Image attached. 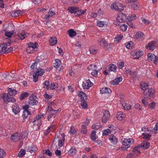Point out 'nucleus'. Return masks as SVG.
<instances>
[{
  "label": "nucleus",
  "mask_w": 158,
  "mask_h": 158,
  "mask_svg": "<svg viewBox=\"0 0 158 158\" xmlns=\"http://www.w3.org/2000/svg\"><path fill=\"white\" fill-rule=\"evenodd\" d=\"M16 92L15 89L9 88L8 90V94L5 93L2 95L3 98L5 102L6 103L15 102L16 100L13 96L16 94Z\"/></svg>",
  "instance_id": "obj_1"
},
{
  "label": "nucleus",
  "mask_w": 158,
  "mask_h": 158,
  "mask_svg": "<svg viewBox=\"0 0 158 158\" xmlns=\"http://www.w3.org/2000/svg\"><path fill=\"white\" fill-rule=\"evenodd\" d=\"M111 9H114L119 12H121L124 10V7L122 4L118 2H114L111 6Z\"/></svg>",
  "instance_id": "obj_2"
},
{
  "label": "nucleus",
  "mask_w": 158,
  "mask_h": 158,
  "mask_svg": "<svg viewBox=\"0 0 158 158\" xmlns=\"http://www.w3.org/2000/svg\"><path fill=\"white\" fill-rule=\"evenodd\" d=\"M155 92V90L154 89L152 88H149L148 90V92L146 93L145 92H144L143 94L145 98L150 99L154 97Z\"/></svg>",
  "instance_id": "obj_3"
},
{
  "label": "nucleus",
  "mask_w": 158,
  "mask_h": 158,
  "mask_svg": "<svg viewBox=\"0 0 158 158\" xmlns=\"http://www.w3.org/2000/svg\"><path fill=\"white\" fill-rule=\"evenodd\" d=\"M97 44L98 45L107 49L109 46V44L104 39L100 38L98 40Z\"/></svg>",
  "instance_id": "obj_4"
},
{
  "label": "nucleus",
  "mask_w": 158,
  "mask_h": 158,
  "mask_svg": "<svg viewBox=\"0 0 158 158\" xmlns=\"http://www.w3.org/2000/svg\"><path fill=\"white\" fill-rule=\"evenodd\" d=\"M128 17L125 14L120 13L118 14L117 17V20L120 23H123L126 21Z\"/></svg>",
  "instance_id": "obj_5"
},
{
  "label": "nucleus",
  "mask_w": 158,
  "mask_h": 158,
  "mask_svg": "<svg viewBox=\"0 0 158 158\" xmlns=\"http://www.w3.org/2000/svg\"><path fill=\"white\" fill-rule=\"evenodd\" d=\"M21 139L20 133L16 132L13 133L11 136L10 139L12 142H16L19 141Z\"/></svg>",
  "instance_id": "obj_6"
},
{
  "label": "nucleus",
  "mask_w": 158,
  "mask_h": 158,
  "mask_svg": "<svg viewBox=\"0 0 158 158\" xmlns=\"http://www.w3.org/2000/svg\"><path fill=\"white\" fill-rule=\"evenodd\" d=\"M143 54V52L142 51H139L134 50L132 51L131 52V56L134 57L135 59H139Z\"/></svg>",
  "instance_id": "obj_7"
},
{
  "label": "nucleus",
  "mask_w": 158,
  "mask_h": 158,
  "mask_svg": "<svg viewBox=\"0 0 158 158\" xmlns=\"http://www.w3.org/2000/svg\"><path fill=\"white\" fill-rule=\"evenodd\" d=\"M38 103V102L36 100V98L35 96L31 95L30 96L28 101L29 105L31 106H34L36 105Z\"/></svg>",
  "instance_id": "obj_8"
},
{
  "label": "nucleus",
  "mask_w": 158,
  "mask_h": 158,
  "mask_svg": "<svg viewBox=\"0 0 158 158\" xmlns=\"http://www.w3.org/2000/svg\"><path fill=\"white\" fill-rule=\"evenodd\" d=\"M110 114L108 111H105L104 112L103 116L102 118V121L103 123H106L110 117Z\"/></svg>",
  "instance_id": "obj_9"
},
{
  "label": "nucleus",
  "mask_w": 158,
  "mask_h": 158,
  "mask_svg": "<svg viewBox=\"0 0 158 158\" xmlns=\"http://www.w3.org/2000/svg\"><path fill=\"white\" fill-rule=\"evenodd\" d=\"M82 85L84 89H88L93 85V83L90 80L88 79L83 81Z\"/></svg>",
  "instance_id": "obj_10"
},
{
  "label": "nucleus",
  "mask_w": 158,
  "mask_h": 158,
  "mask_svg": "<svg viewBox=\"0 0 158 158\" xmlns=\"http://www.w3.org/2000/svg\"><path fill=\"white\" fill-rule=\"evenodd\" d=\"M123 145L128 146L134 142V139L131 138L126 139L123 138L121 140Z\"/></svg>",
  "instance_id": "obj_11"
},
{
  "label": "nucleus",
  "mask_w": 158,
  "mask_h": 158,
  "mask_svg": "<svg viewBox=\"0 0 158 158\" xmlns=\"http://www.w3.org/2000/svg\"><path fill=\"white\" fill-rule=\"evenodd\" d=\"M156 47V43L154 41H152L149 42L146 47L147 49L151 50H153Z\"/></svg>",
  "instance_id": "obj_12"
},
{
  "label": "nucleus",
  "mask_w": 158,
  "mask_h": 158,
  "mask_svg": "<svg viewBox=\"0 0 158 158\" xmlns=\"http://www.w3.org/2000/svg\"><path fill=\"white\" fill-rule=\"evenodd\" d=\"M96 66L93 64H90L88 68L87 69L88 70H91V68L92 69H93L94 70H93L91 73V75L94 77H96L98 73V71L96 70Z\"/></svg>",
  "instance_id": "obj_13"
},
{
  "label": "nucleus",
  "mask_w": 158,
  "mask_h": 158,
  "mask_svg": "<svg viewBox=\"0 0 158 158\" xmlns=\"http://www.w3.org/2000/svg\"><path fill=\"white\" fill-rule=\"evenodd\" d=\"M157 57L153 54L149 53L148 55L147 60L149 61L154 60V63L157 64V60H156Z\"/></svg>",
  "instance_id": "obj_14"
},
{
  "label": "nucleus",
  "mask_w": 158,
  "mask_h": 158,
  "mask_svg": "<svg viewBox=\"0 0 158 158\" xmlns=\"http://www.w3.org/2000/svg\"><path fill=\"white\" fill-rule=\"evenodd\" d=\"M7 45L5 43L0 44V54L6 53Z\"/></svg>",
  "instance_id": "obj_15"
},
{
  "label": "nucleus",
  "mask_w": 158,
  "mask_h": 158,
  "mask_svg": "<svg viewBox=\"0 0 158 158\" xmlns=\"http://www.w3.org/2000/svg\"><path fill=\"white\" fill-rule=\"evenodd\" d=\"M122 79L123 78L121 76L117 77L112 80L111 81V84L114 85H117L119 84V83L122 80Z\"/></svg>",
  "instance_id": "obj_16"
},
{
  "label": "nucleus",
  "mask_w": 158,
  "mask_h": 158,
  "mask_svg": "<svg viewBox=\"0 0 158 158\" xmlns=\"http://www.w3.org/2000/svg\"><path fill=\"white\" fill-rule=\"evenodd\" d=\"M109 139L111 143L113 144H116L118 142V139L116 137L113 135H111L109 136Z\"/></svg>",
  "instance_id": "obj_17"
},
{
  "label": "nucleus",
  "mask_w": 158,
  "mask_h": 158,
  "mask_svg": "<svg viewBox=\"0 0 158 158\" xmlns=\"http://www.w3.org/2000/svg\"><path fill=\"white\" fill-rule=\"evenodd\" d=\"M24 13V12L23 10H18L14 11L11 13V15L12 17H17L22 15Z\"/></svg>",
  "instance_id": "obj_18"
},
{
  "label": "nucleus",
  "mask_w": 158,
  "mask_h": 158,
  "mask_svg": "<svg viewBox=\"0 0 158 158\" xmlns=\"http://www.w3.org/2000/svg\"><path fill=\"white\" fill-rule=\"evenodd\" d=\"M12 111L15 114H18L20 111V109L17 104H15L12 106Z\"/></svg>",
  "instance_id": "obj_19"
},
{
  "label": "nucleus",
  "mask_w": 158,
  "mask_h": 158,
  "mask_svg": "<svg viewBox=\"0 0 158 158\" xmlns=\"http://www.w3.org/2000/svg\"><path fill=\"white\" fill-rule=\"evenodd\" d=\"M65 135L64 133L61 134V137L59 140L58 146L60 147L62 146L64 143V141L65 140Z\"/></svg>",
  "instance_id": "obj_20"
},
{
  "label": "nucleus",
  "mask_w": 158,
  "mask_h": 158,
  "mask_svg": "<svg viewBox=\"0 0 158 158\" xmlns=\"http://www.w3.org/2000/svg\"><path fill=\"white\" fill-rule=\"evenodd\" d=\"M126 117V115L123 112H118L117 114L116 118L119 120H123Z\"/></svg>",
  "instance_id": "obj_21"
},
{
  "label": "nucleus",
  "mask_w": 158,
  "mask_h": 158,
  "mask_svg": "<svg viewBox=\"0 0 158 158\" xmlns=\"http://www.w3.org/2000/svg\"><path fill=\"white\" fill-rule=\"evenodd\" d=\"M86 9L84 10H80L79 8L77 7V10L75 14V16H78L80 15H82L86 12Z\"/></svg>",
  "instance_id": "obj_22"
},
{
  "label": "nucleus",
  "mask_w": 158,
  "mask_h": 158,
  "mask_svg": "<svg viewBox=\"0 0 158 158\" xmlns=\"http://www.w3.org/2000/svg\"><path fill=\"white\" fill-rule=\"evenodd\" d=\"M78 95L82 101L86 100L87 99L86 94L83 93L82 92H80L78 93Z\"/></svg>",
  "instance_id": "obj_23"
},
{
  "label": "nucleus",
  "mask_w": 158,
  "mask_h": 158,
  "mask_svg": "<svg viewBox=\"0 0 158 158\" xmlns=\"http://www.w3.org/2000/svg\"><path fill=\"white\" fill-rule=\"evenodd\" d=\"M117 69V67L115 65L113 64H110L108 66L109 70L110 71L116 72Z\"/></svg>",
  "instance_id": "obj_24"
},
{
  "label": "nucleus",
  "mask_w": 158,
  "mask_h": 158,
  "mask_svg": "<svg viewBox=\"0 0 158 158\" xmlns=\"http://www.w3.org/2000/svg\"><path fill=\"white\" fill-rule=\"evenodd\" d=\"M49 42L50 45H54L57 43V39L55 37H51L49 39Z\"/></svg>",
  "instance_id": "obj_25"
},
{
  "label": "nucleus",
  "mask_w": 158,
  "mask_h": 158,
  "mask_svg": "<svg viewBox=\"0 0 158 158\" xmlns=\"http://www.w3.org/2000/svg\"><path fill=\"white\" fill-rule=\"evenodd\" d=\"M68 33L71 37L75 36L77 35L76 32L73 29H70L68 31Z\"/></svg>",
  "instance_id": "obj_26"
},
{
  "label": "nucleus",
  "mask_w": 158,
  "mask_h": 158,
  "mask_svg": "<svg viewBox=\"0 0 158 158\" xmlns=\"http://www.w3.org/2000/svg\"><path fill=\"white\" fill-rule=\"evenodd\" d=\"M144 34L143 32L141 31H139L136 33L135 36V38L137 39L139 38L143 39L144 38Z\"/></svg>",
  "instance_id": "obj_27"
},
{
  "label": "nucleus",
  "mask_w": 158,
  "mask_h": 158,
  "mask_svg": "<svg viewBox=\"0 0 158 158\" xmlns=\"http://www.w3.org/2000/svg\"><path fill=\"white\" fill-rule=\"evenodd\" d=\"M100 92L102 94L110 93H111V90L107 87H104L100 89Z\"/></svg>",
  "instance_id": "obj_28"
},
{
  "label": "nucleus",
  "mask_w": 158,
  "mask_h": 158,
  "mask_svg": "<svg viewBox=\"0 0 158 158\" xmlns=\"http://www.w3.org/2000/svg\"><path fill=\"white\" fill-rule=\"evenodd\" d=\"M68 10L71 13H74V15H75V14L77 10V7L71 6L68 8Z\"/></svg>",
  "instance_id": "obj_29"
},
{
  "label": "nucleus",
  "mask_w": 158,
  "mask_h": 158,
  "mask_svg": "<svg viewBox=\"0 0 158 158\" xmlns=\"http://www.w3.org/2000/svg\"><path fill=\"white\" fill-rule=\"evenodd\" d=\"M44 70L41 68H39L36 71L35 73L36 74H38L40 76H42L44 73Z\"/></svg>",
  "instance_id": "obj_30"
},
{
  "label": "nucleus",
  "mask_w": 158,
  "mask_h": 158,
  "mask_svg": "<svg viewBox=\"0 0 158 158\" xmlns=\"http://www.w3.org/2000/svg\"><path fill=\"white\" fill-rule=\"evenodd\" d=\"M61 64V61L59 59H56L55 60V62L54 63V66L56 69L58 68Z\"/></svg>",
  "instance_id": "obj_31"
},
{
  "label": "nucleus",
  "mask_w": 158,
  "mask_h": 158,
  "mask_svg": "<svg viewBox=\"0 0 158 158\" xmlns=\"http://www.w3.org/2000/svg\"><path fill=\"white\" fill-rule=\"evenodd\" d=\"M140 147L139 146L135 147L133 150V152L136 155L140 153Z\"/></svg>",
  "instance_id": "obj_32"
},
{
  "label": "nucleus",
  "mask_w": 158,
  "mask_h": 158,
  "mask_svg": "<svg viewBox=\"0 0 158 158\" xmlns=\"http://www.w3.org/2000/svg\"><path fill=\"white\" fill-rule=\"evenodd\" d=\"M141 86L142 90L145 91L148 89V85L147 83L143 82L141 84Z\"/></svg>",
  "instance_id": "obj_33"
},
{
  "label": "nucleus",
  "mask_w": 158,
  "mask_h": 158,
  "mask_svg": "<svg viewBox=\"0 0 158 158\" xmlns=\"http://www.w3.org/2000/svg\"><path fill=\"white\" fill-rule=\"evenodd\" d=\"M77 152L75 149L73 147L71 148L70 150L68 151V153L70 155H75Z\"/></svg>",
  "instance_id": "obj_34"
},
{
  "label": "nucleus",
  "mask_w": 158,
  "mask_h": 158,
  "mask_svg": "<svg viewBox=\"0 0 158 158\" xmlns=\"http://www.w3.org/2000/svg\"><path fill=\"white\" fill-rule=\"evenodd\" d=\"M96 131H93L91 133L90 135V138L92 139V140L95 141L96 139Z\"/></svg>",
  "instance_id": "obj_35"
},
{
  "label": "nucleus",
  "mask_w": 158,
  "mask_h": 158,
  "mask_svg": "<svg viewBox=\"0 0 158 158\" xmlns=\"http://www.w3.org/2000/svg\"><path fill=\"white\" fill-rule=\"evenodd\" d=\"M101 127V124L100 123H97L93 124L92 127V128L93 129L97 130L98 129Z\"/></svg>",
  "instance_id": "obj_36"
},
{
  "label": "nucleus",
  "mask_w": 158,
  "mask_h": 158,
  "mask_svg": "<svg viewBox=\"0 0 158 158\" xmlns=\"http://www.w3.org/2000/svg\"><path fill=\"white\" fill-rule=\"evenodd\" d=\"M18 36L19 39L21 40L24 39L26 37H27V34L23 31L21 33H20L18 34Z\"/></svg>",
  "instance_id": "obj_37"
},
{
  "label": "nucleus",
  "mask_w": 158,
  "mask_h": 158,
  "mask_svg": "<svg viewBox=\"0 0 158 158\" xmlns=\"http://www.w3.org/2000/svg\"><path fill=\"white\" fill-rule=\"evenodd\" d=\"M108 129L110 130V132L114 133V132H116L115 130H116V127L112 124L109 125H108Z\"/></svg>",
  "instance_id": "obj_38"
},
{
  "label": "nucleus",
  "mask_w": 158,
  "mask_h": 158,
  "mask_svg": "<svg viewBox=\"0 0 158 158\" xmlns=\"http://www.w3.org/2000/svg\"><path fill=\"white\" fill-rule=\"evenodd\" d=\"M133 42L131 41H129L127 43H126L125 44V45L126 47L129 49H131L133 46Z\"/></svg>",
  "instance_id": "obj_39"
},
{
  "label": "nucleus",
  "mask_w": 158,
  "mask_h": 158,
  "mask_svg": "<svg viewBox=\"0 0 158 158\" xmlns=\"http://www.w3.org/2000/svg\"><path fill=\"white\" fill-rule=\"evenodd\" d=\"M150 146V143L148 142H146L142 143L140 147H143L144 148L147 149Z\"/></svg>",
  "instance_id": "obj_40"
},
{
  "label": "nucleus",
  "mask_w": 158,
  "mask_h": 158,
  "mask_svg": "<svg viewBox=\"0 0 158 158\" xmlns=\"http://www.w3.org/2000/svg\"><path fill=\"white\" fill-rule=\"evenodd\" d=\"M30 114L31 113L29 110H23L22 116L24 118H27L28 115Z\"/></svg>",
  "instance_id": "obj_41"
},
{
  "label": "nucleus",
  "mask_w": 158,
  "mask_h": 158,
  "mask_svg": "<svg viewBox=\"0 0 158 158\" xmlns=\"http://www.w3.org/2000/svg\"><path fill=\"white\" fill-rule=\"evenodd\" d=\"M123 36L121 35H118L117 36L115 37L114 41L118 43L119 41H120L123 38Z\"/></svg>",
  "instance_id": "obj_42"
},
{
  "label": "nucleus",
  "mask_w": 158,
  "mask_h": 158,
  "mask_svg": "<svg viewBox=\"0 0 158 158\" xmlns=\"http://www.w3.org/2000/svg\"><path fill=\"white\" fill-rule=\"evenodd\" d=\"M44 116V114H40V115H39L38 116H37L35 118L34 122H35V123H36V122L37 121H38V122H39V121H38L40 119L42 118H43Z\"/></svg>",
  "instance_id": "obj_43"
},
{
  "label": "nucleus",
  "mask_w": 158,
  "mask_h": 158,
  "mask_svg": "<svg viewBox=\"0 0 158 158\" xmlns=\"http://www.w3.org/2000/svg\"><path fill=\"white\" fill-rule=\"evenodd\" d=\"M26 151L24 149H21L19 152L18 155V156L19 157H22L25 154Z\"/></svg>",
  "instance_id": "obj_44"
},
{
  "label": "nucleus",
  "mask_w": 158,
  "mask_h": 158,
  "mask_svg": "<svg viewBox=\"0 0 158 158\" xmlns=\"http://www.w3.org/2000/svg\"><path fill=\"white\" fill-rule=\"evenodd\" d=\"M55 113L54 112H51L48 115V119L49 121H50L51 120V119L52 118V117L54 118L55 116Z\"/></svg>",
  "instance_id": "obj_45"
},
{
  "label": "nucleus",
  "mask_w": 158,
  "mask_h": 158,
  "mask_svg": "<svg viewBox=\"0 0 158 158\" xmlns=\"http://www.w3.org/2000/svg\"><path fill=\"white\" fill-rule=\"evenodd\" d=\"M142 135L143 136V138L147 140H149L151 136V135L149 134L146 133H144L142 134Z\"/></svg>",
  "instance_id": "obj_46"
},
{
  "label": "nucleus",
  "mask_w": 158,
  "mask_h": 158,
  "mask_svg": "<svg viewBox=\"0 0 158 158\" xmlns=\"http://www.w3.org/2000/svg\"><path fill=\"white\" fill-rule=\"evenodd\" d=\"M58 87V85L56 82L52 83L50 86V88L51 89H54L57 88Z\"/></svg>",
  "instance_id": "obj_47"
},
{
  "label": "nucleus",
  "mask_w": 158,
  "mask_h": 158,
  "mask_svg": "<svg viewBox=\"0 0 158 158\" xmlns=\"http://www.w3.org/2000/svg\"><path fill=\"white\" fill-rule=\"evenodd\" d=\"M29 95V93L26 92H24L21 94L20 98H21V99H23L25 98L28 97Z\"/></svg>",
  "instance_id": "obj_48"
},
{
  "label": "nucleus",
  "mask_w": 158,
  "mask_h": 158,
  "mask_svg": "<svg viewBox=\"0 0 158 158\" xmlns=\"http://www.w3.org/2000/svg\"><path fill=\"white\" fill-rule=\"evenodd\" d=\"M127 28V25L125 24H123L120 27V29L123 32H124L126 31Z\"/></svg>",
  "instance_id": "obj_49"
},
{
  "label": "nucleus",
  "mask_w": 158,
  "mask_h": 158,
  "mask_svg": "<svg viewBox=\"0 0 158 158\" xmlns=\"http://www.w3.org/2000/svg\"><path fill=\"white\" fill-rule=\"evenodd\" d=\"M37 45L38 43L37 42H35L34 44L30 42L28 44V46L34 49L37 47Z\"/></svg>",
  "instance_id": "obj_50"
},
{
  "label": "nucleus",
  "mask_w": 158,
  "mask_h": 158,
  "mask_svg": "<svg viewBox=\"0 0 158 158\" xmlns=\"http://www.w3.org/2000/svg\"><path fill=\"white\" fill-rule=\"evenodd\" d=\"M47 111L48 112H54L55 113H57V110L54 109H53L50 106H48L47 108Z\"/></svg>",
  "instance_id": "obj_51"
},
{
  "label": "nucleus",
  "mask_w": 158,
  "mask_h": 158,
  "mask_svg": "<svg viewBox=\"0 0 158 158\" xmlns=\"http://www.w3.org/2000/svg\"><path fill=\"white\" fill-rule=\"evenodd\" d=\"M106 22L102 21H98L97 23V26L101 27H102L106 24Z\"/></svg>",
  "instance_id": "obj_52"
},
{
  "label": "nucleus",
  "mask_w": 158,
  "mask_h": 158,
  "mask_svg": "<svg viewBox=\"0 0 158 158\" xmlns=\"http://www.w3.org/2000/svg\"><path fill=\"white\" fill-rule=\"evenodd\" d=\"M6 152L2 149H0V158H3L6 156Z\"/></svg>",
  "instance_id": "obj_53"
},
{
  "label": "nucleus",
  "mask_w": 158,
  "mask_h": 158,
  "mask_svg": "<svg viewBox=\"0 0 158 158\" xmlns=\"http://www.w3.org/2000/svg\"><path fill=\"white\" fill-rule=\"evenodd\" d=\"M55 128V125H52L49 127L45 132V134H48L50 132V131Z\"/></svg>",
  "instance_id": "obj_54"
},
{
  "label": "nucleus",
  "mask_w": 158,
  "mask_h": 158,
  "mask_svg": "<svg viewBox=\"0 0 158 158\" xmlns=\"http://www.w3.org/2000/svg\"><path fill=\"white\" fill-rule=\"evenodd\" d=\"M34 49L28 46L26 48L27 52L28 53H32L33 52Z\"/></svg>",
  "instance_id": "obj_55"
},
{
  "label": "nucleus",
  "mask_w": 158,
  "mask_h": 158,
  "mask_svg": "<svg viewBox=\"0 0 158 158\" xmlns=\"http://www.w3.org/2000/svg\"><path fill=\"white\" fill-rule=\"evenodd\" d=\"M89 51L92 54H96L97 52V50L93 47H90L89 48Z\"/></svg>",
  "instance_id": "obj_56"
},
{
  "label": "nucleus",
  "mask_w": 158,
  "mask_h": 158,
  "mask_svg": "<svg viewBox=\"0 0 158 158\" xmlns=\"http://www.w3.org/2000/svg\"><path fill=\"white\" fill-rule=\"evenodd\" d=\"M81 106L84 109H86L87 107V104L86 102V100L82 101L81 103Z\"/></svg>",
  "instance_id": "obj_57"
},
{
  "label": "nucleus",
  "mask_w": 158,
  "mask_h": 158,
  "mask_svg": "<svg viewBox=\"0 0 158 158\" xmlns=\"http://www.w3.org/2000/svg\"><path fill=\"white\" fill-rule=\"evenodd\" d=\"M21 139L25 138L27 137L28 135V133L27 132L22 131L20 133Z\"/></svg>",
  "instance_id": "obj_58"
},
{
  "label": "nucleus",
  "mask_w": 158,
  "mask_h": 158,
  "mask_svg": "<svg viewBox=\"0 0 158 158\" xmlns=\"http://www.w3.org/2000/svg\"><path fill=\"white\" fill-rule=\"evenodd\" d=\"M55 14L54 12L52 11H49L48 13L46 15V19L48 18L52 17V16Z\"/></svg>",
  "instance_id": "obj_59"
},
{
  "label": "nucleus",
  "mask_w": 158,
  "mask_h": 158,
  "mask_svg": "<svg viewBox=\"0 0 158 158\" xmlns=\"http://www.w3.org/2000/svg\"><path fill=\"white\" fill-rule=\"evenodd\" d=\"M136 15L134 14L131 15V16L129 15L128 17V19L129 20L131 21L135 20L136 19Z\"/></svg>",
  "instance_id": "obj_60"
},
{
  "label": "nucleus",
  "mask_w": 158,
  "mask_h": 158,
  "mask_svg": "<svg viewBox=\"0 0 158 158\" xmlns=\"http://www.w3.org/2000/svg\"><path fill=\"white\" fill-rule=\"evenodd\" d=\"M39 76L38 74H36L35 73L33 74V80L34 82H36L38 81V77Z\"/></svg>",
  "instance_id": "obj_61"
},
{
  "label": "nucleus",
  "mask_w": 158,
  "mask_h": 158,
  "mask_svg": "<svg viewBox=\"0 0 158 158\" xmlns=\"http://www.w3.org/2000/svg\"><path fill=\"white\" fill-rule=\"evenodd\" d=\"M111 133L110 130L107 129L103 131L102 135L103 136L107 135Z\"/></svg>",
  "instance_id": "obj_62"
},
{
  "label": "nucleus",
  "mask_w": 158,
  "mask_h": 158,
  "mask_svg": "<svg viewBox=\"0 0 158 158\" xmlns=\"http://www.w3.org/2000/svg\"><path fill=\"white\" fill-rule=\"evenodd\" d=\"M49 105L53 109H56L57 106L56 105L55 103L54 102H49Z\"/></svg>",
  "instance_id": "obj_63"
},
{
  "label": "nucleus",
  "mask_w": 158,
  "mask_h": 158,
  "mask_svg": "<svg viewBox=\"0 0 158 158\" xmlns=\"http://www.w3.org/2000/svg\"><path fill=\"white\" fill-rule=\"evenodd\" d=\"M36 148L35 147H29L28 148L27 151L31 153L34 152L36 151Z\"/></svg>",
  "instance_id": "obj_64"
}]
</instances>
